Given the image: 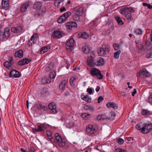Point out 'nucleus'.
I'll return each mask as SVG.
<instances>
[{
    "instance_id": "1",
    "label": "nucleus",
    "mask_w": 152,
    "mask_h": 152,
    "mask_svg": "<svg viewBox=\"0 0 152 152\" xmlns=\"http://www.w3.org/2000/svg\"><path fill=\"white\" fill-rule=\"evenodd\" d=\"M136 128L143 134H146L152 130V124H142L141 123L137 124Z\"/></svg>"
},
{
    "instance_id": "2",
    "label": "nucleus",
    "mask_w": 152,
    "mask_h": 152,
    "mask_svg": "<svg viewBox=\"0 0 152 152\" xmlns=\"http://www.w3.org/2000/svg\"><path fill=\"white\" fill-rule=\"evenodd\" d=\"M55 137L56 140V142L58 146L61 148H65L67 149L68 146L66 144L64 140L62 138L61 136L58 133H56Z\"/></svg>"
},
{
    "instance_id": "3",
    "label": "nucleus",
    "mask_w": 152,
    "mask_h": 152,
    "mask_svg": "<svg viewBox=\"0 0 152 152\" xmlns=\"http://www.w3.org/2000/svg\"><path fill=\"white\" fill-rule=\"evenodd\" d=\"M110 50V47L108 44H104L98 48V53L100 56H103L108 54Z\"/></svg>"
},
{
    "instance_id": "4",
    "label": "nucleus",
    "mask_w": 152,
    "mask_h": 152,
    "mask_svg": "<svg viewBox=\"0 0 152 152\" xmlns=\"http://www.w3.org/2000/svg\"><path fill=\"white\" fill-rule=\"evenodd\" d=\"M90 73L92 77L99 80H101L103 78V76L100 71L98 69L93 68L91 69L90 71Z\"/></svg>"
},
{
    "instance_id": "5",
    "label": "nucleus",
    "mask_w": 152,
    "mask_h": 152,
    "mask_svg": "<svg viewBox=\"0 0 152 152\" xmlns=\"http://www.w3.org/2000/svg\"><path fill=\"white\" fill-rule=\"evenodd\" d=\"M97 129L95 125H89L86 127L87 133L90 135L95 134Z\"/></svg>"
},
{
    "instance_id": "6",
    "label": "nucleus",
    "mask_w": 152,
    "mask_h": 152,
    "mask_svg": "<svg viewBox=\"0 0 152 152\" xmlns=\"http://www.w3.org/2000/svg\"><path fill=\"white\" fill-rule=\"evenodd\" d=\"M65 35V33L59 29L54 31L52 33V36L54 39H58Z\"/></svg>"
},
{
    "instance_id": "7",
    "label": "nucleus",
    "mask_w": 152,
    "mask_h": 152,
    "mask_svg": "<svg viewBox=\"0 0 152 152\" xmlns=\"http://www.w3.org/2000/svg\"><path fill=\"white\" fill-rule=\"evenodd\" d=\"M137 76L141 78H144L150 77L151 75L145 69H143L137 74Z\"/></svg>"
},
{
    "instance_id": "8",
    "label": "nucleus",
    "mask_w": 152,
    "mask_h": 152,
    "mask_svg": "<svg viewBox=\"0 0 152 152\" xmlns=\"http://www.w3.org/2000/svg\"><path fill=\"white\" fill-rule=\"evenodd\" d=\"M71 14L70 12H68L64 13L57 20L59 23H62L65 21L66 19Z\"/></svg>"
},
{
    "instance_id": "9",
    "label": "nucleus",
    "mask_w": 152,
    "mask_h": 152,
    "mask_svg": "<svg viewBox=\"0 0 152 152\" xmlns=\"http://www.w3.org/2000/svg\"><path fill=\"white\" fill-rule=\"evenodd\" d=\"M75 41L74 39L71 38L70 39L66 44V49L69 52L72 51L74 45Z\"/></svg>"
},
{
    "instance_id": "10",
    "label": "nucleus",
    "mask_w": 152,
    "mask_h": 152,
    "mask_svg": "<svg viewBox=\"0 0 152 152\" xmlns=\"http://www.w3.org/2000/svg\"><path fill=\"white\" fill-rule=\"evenodd\" d=\"M95 57V56L94 54L92 55H91L88 57L87 60V64L88 65L92 67L95 66V62L94 60Z\"/></svg>"
},
{
    "instance_id": "11",
    "label": "nucleus",
    "mask_w": 152,
    "mask_h": 152,
    "mask_svg": "<svg viewBox=\"0 0 152 152\" xmlns=\"http://www.w3.org/2000/svg\"><path fill=\"white\" fill-rule=\"evenodd\" d=\"M46 127L44 124H41L37 126V129L33 128L32 129V132L34 134H36L37 132H43L45 131Z\"/></svg>"
},
{
    "instance_id": "12",
    "label": "nucleus",
    "mask_w": 152,
    "mask_h": 152,
    "mask_svg": "<svg viewBox=\"0 0 152 152\" xmlns=\"http://www.w3.org/2000/svg\"><path fill=\"white\" fill-rule=\"evenodd\" d=\"M48 107L50 110H52V113L53 114H55L58 112L56 105L53 102L50 103L49 104Z\"/></svg>"
},
{
    "instance_id": "13",
    "label": "nucleus",
    "mask_w": 152,
    "mask_h": 152,
    "mask_svg": "<svg viewBox=\"0 0 152 152\" xmlns=\"http://www.w3.org/2000/svg\"><path fill=\"white\" fill-rule=\"evenodd\" d=\"M29 5L30 2L29 1H27L22 4L20 9V11L22 12H26Z\"/></svg>"
},
{
    "instance_id": "14",
    "label": "nucleus",
    "mask_w": 152,
    "mask_h": 152,
    "mask_svg": "<svg viewBox=\"0 0 152 152\" xmlns=\"http://www.w3.org/2000/svg\"><path fill=\"white\" fill-rule=\"evenodd\" d=\"M77 26V23L74 21H70L66 24V26L69 29H71L73 28H76Z\"/></svg>"
},
{
    "instance_id": "15",
    "label": "nucleus",
    "mask_w": 152,
    "mask_h": 152,
    "mask_svg": "<svg viewBox=\"0 0 152 152\" xmlns=\"http://www.w3.org/2000/svg\"><path fill=\"white\" fill-rule=\"evenodd\" d=\"M9 75L10 77H12L16 78L19 77L20 76L19 72L15 70L11 71Z\"/></svg>"
},
{
    "instance_id": "16",
    "label": "nucleus",
    "mask_w": 152,
    "mask_h": 152,
    "mask_svg": "<svg viewBox=\"0 0 152 152\" xmlns=\"http://www.w3.org/2000/svg\"><path fill=\"white\" fill-rule=\"evenodd\" d=\"M74 12L75 14H77L80 16L83 14V7L76 8L74 9Z\"/></svg>"
},
{
    "instance_id": "17",
    "label": "nucleus",
    "mask_w": 152,
    "mask_h": 152,
    "mask_svg": "<svg viewBox=\"0 0 152 152\" xmlns=\"http://www.w3.org/2000/svg\"><path fill=\"white\" fill-rule=\"evenodd\" d=\"M2 8L5 10H7L9 6L8 0H2Z\"/></svg>"
},
{
    "instance_id": "18",
    "label": "nucleus",
    "mask_w": 152,
    "mask_h": 152,
    "mask_svg": "<svg viewBox=\"0 0 152 152\" xmlns=\"http://www.w3.org/2000/svg\"><path fill=\"white\" fill-rule=\"evenodd\" d=\"M46 11L44 10L41 9L38 10L37 12L34 14V16L35 17L37 18L40 17L43 15L45 13Z\"/></svg>"
},
{
    "instance_id": "19",
    "label": "nucleus",
    "mask_w": 152,
    "mask_h": 152,
    "mask_svg": "<svg viewBox=\"0 0 152 152\" xmlns=\"http://www.w3.org/2000/svg\"><path fill=\"white\" fill-rule=\"evenodd\" d=\"M104 63V60L102 57L99 58L96 62H95V65L97 66H102L103 65Z\"/></svg>"
},
{
    "instance_id": "20",
    "label": "nucleus",
    "mask_w": 152,
    "mask_h": 152,
    "mask_svg": "<svg viewBox=\"0 0 152 152\" xmlns=\"http://www.w3.org/2000/svg\"><path fill=\"white\" fill-rule=\"evenodd\" d=\"M89 36V35L85 32L80 33L77 35L78 38H83L84 39H87L88 37Z\"/></svg>"
},
{
    "instance_id": "21",
    "label": "nucleus",
    "mask_w": 152,
    "mask_h": 152,
    "mask_svg": "<svg viewBox=\"0 0 152 152\" xmlns=\"http://www.w3.org/2000/svg\"><path fill=\"white\" fill-rule=\"evenodd\" d=\"M81 97L82 99L87 102H90L91 101V98L89 97L88 95H82Z\"/></svg>"
},
{
    "instance_id": "22",
    "label": "nucleus",
    "mask_w": 152,
    "mask_h": 152,
    "mask_svg": "<svg viewBox=\"0 0 152 152\" xmlns=\"http://www.w3.org/2000/svg\"><path fill=\"white\" fill-rule=\"evenodd\" d=\"M14 56L15 57L21 58L23 56V51L22 50H20L15 52Z\"/></svg>"
},
{
    "instance_id": "23",
    "label": "nucleus",
    "mask_w": 152,
    "mask_h": 152,
    "mask_svg": "<svg viewBox=\"0 0 152 152\" xmlns=\"http://www.w3.org/2000/svg\"><path fill=\"white\" fill-rule=\"evenodd\" d=\"M135 42L136 44V47L139 49L142 50L143 48V46L142 44L141 43V40H136L135 41Z\"/></svg>"
},
{
    "instance_id": "24",
    "label": "nucleus",
    "mask_w": 152,
    "mask_h": 152,
    "mask_svg": "<svg viewBox=\"0 0 152 152\" xmlns=\"http://www.w3.org/2000/svg\"><path fill=\"white\" fill-rule=\"evenodd\" d=\"M22 29V28L21 26H18L16 27H12L11 29V30L13 33H18L20 32Z\"/></svg>"
},
{
    "instance_id": "25",
    "label": "nucleus",
    "mask_w": 152,
    "mask_h": 152,
    "mask_svg": "<svg viewBox=\"0 0 152 152\" xmlns=\"http://www.w3.org/2000/svg\"><path fill=\"white\" fill-rule=\"evenodd\" d=\"M42 6V4L41 2L37 1L33 5V8L37 10H40L41 9Z\"/></svg>"
},
{
    "instance_id": "26",
    "label": "nucleus",
    "mask_w": 152,
    "mask_h": 152,
    "mask_svg": "<svg viewBox=\"0 0 152 152\" xmlns=\"http://www.w3.org/2000/svg\"><path fill=\"white\" fill-rule=\"evenodd\" d=\"M107 107L108 108L112 107L114 109H116L117 107V106L114 102H108L106 104Z\"/></svg>"
},
{
    "instance_id": "27",
    "label": "nucleus",
    "mask_w": 152,
    "mask_h": 152,
    "mask_svg": "<svg viewBox=\"0 0 152 152\" xmlns=\"http://www.w3.org/2000/svg\"><path fill=\"white\" fill-rule=\"evenodd\" d=\"M50 47L49 46H47L45 47H43L41 49L40 51V53L43 54L45 52L48 51L50 49Z\"/></svg>"
},
{
    "instance_id": "28",
    "label": "nucleus",
    "mask_w": 152,
    "mask_h": 152,
    "mask_svg": "<svg viewBox=\"0 0 152 152\" xmlns=\"http://www.w3.org/2000/svg\"><path fill=\"white\" fill-rule=\"evenodd\" d=\"M115 18L116 21H117L118 25H122L124 24V22L122 20L120 16H115Z\"/></svg>"
},
{
    "instance_id": "29",
    "label": "nucleus",
    "mask_w": 152,
    "mask_h": 152,
    "mask_svg": "<svg viewBox=\"0 0 152 152\" xmlns=\"http://www.w3.org/2000/svg\"><path fill=\"white\" fill-rule=\"evenodd\" d=\"M66 82L65 80H63L59 85V88L60 90L64 91L65 89Z\"/></svg>"
},
{
    "instance_id": "30",
    "label": "nucleus",
    "mask_w": 152,
    "mask_h": 152,
    "mask_svg": "<svg viewBox=\"0 0 152 152\" xmlns=\"http://www.w3.org/2000/svg\"><path fill=\"white\" fill-rule=\"evenodd\" d=\"M76 80V78L74 76L72 77L69 79L70 84L72 87H74L75 86V83Z\"/></svg>"
},
{
    "instance_id": "31",
    "label": "nucleus",
    "mask_w": 152,
    "mask_h": 152,
    "mask_svg": "<svg viewBox=\"0 0 152 152\" xmlns=\"http://www.w3.org/2000/svg\"><path fill=\"white\" fill-rule=\"evenodd\" d=\"M108 118L107 116L105 114L98 115L97 117V119L98 120H103L107 119Z\"/></svg>"
},
{
    "instance_id": "32",
    "label": "nucleus",
    "mask_w": 152,
    "mask_h": 152,
    "mask_svg": "<svg viewBox=\"0 0 152 152\" xmlns=\"http://www.w3.org/2000/svg\"><path fill=\"white\" fill-rule=\"evenodd\" d=\"M10 29L8 28L5 29L4 33H3V39L5 37L6 38H8L10 37L9 33Z\"/></svg>"
},
{
    "instance_id": "33",
    "label": "nucleus",
    "mask_w": 152,
    "mask_h": 152,
    "mask_svg": "<svg viewBox=\"0 0 152 152\" xmlns=\"http://www.w3.org/2000/svg\"><path fill=\"white\" fill-rule=\"evenodd\" d=\"M13 64L8 61H6L3 63L4 66L8 69H10Z\"/></svg>"
},
{
    "instance_id": "34",
    "label": "nucleus",
    "mask_w": 152,
    "mask_h": 152,
    "mask_svg": "<svg viewBox=\"0 0 152 152\" xmlns=\"http://www.w3.org/2000/svg\"><path fill=\"white\" fill-rule=\"evenodd\" d=\"M65 124L66 126L69 128H71L73 126L72 123L69 120H66V121Z\"/></svg>"
},
{
    "instance_id": "35",
    "label": "nucleus",
    "mask_w": 152,
    "mask_h": 152,
    "mask_svg": "<svg viewBox=\"0 0 152 152\" xmlns=\"http://www.w3.org/2000/svg\"><path fill=\"white\" fill-rule=\"evenodd\" d=\"M121 45L116 43H114L113 44V47L115 50H120Z\"/></svg>"
},
{
    "instance_id": "36",
    "label": "nucleus",
    "mask_w": 152,
    "mask_h": 152,
    "mask_svg": "<svg viewBox=\"0 0 152 152\" xmlns=\"http://www.w3.org/2000/svg\"><path fill=\"white\" fill-rule=\"evenodd\" d=\"M134 33L137 35H142V30L140 28L135 29L134 30Z\"/></svg>"
},
{
    "instance_id": "37",
    "label": "nucleus",
    "mask_w": 152,
    "mask_h": 152,
    "mask_svg": "<svg viewBox=\"0 0 152 152\" xmlns=\"http://www.w3.org/2000/svg\"><path fill=\"white\" fill-rule=\"evenodd\" d=\"M141 114L143 115H150L151 113L148 110L143 109L142 110Z\"/></svg>"
},
{
    "instance_id": "38",
    "label": "nucleus",
    "mask_w": 152,
    "mask_h": 152,
    "mask_svg": "<svg viewBox=\"0 0 152 152\" xmlns=\"http://www.w3.org/2000/svg\"><path fill=\"white\" fill-rule=\"evenodd\" d=\"M82 50L83 52L86 54H88L90 52V50L87 46H84L82 48Z\"/></svg>"
},
{
    "instance_id": "39",
    "label": "nucleus",
    "mask_w": 152,
    "mask_h": 152,
    "mask_svg": "<svg viewBox=\"0 0 152 152\" xmlns=\"http://www.w3.org/2000/svg\"><path fill=\"white\" fill-rule=\"evenodd\" d=\"M132 16V15L130 13L126 14L125 15V17L128 21H131L133 20Z\"/></svg>"
},
{
    "instance_id": "40",
    "label": "nucleus",
    "mask_w": 152,
    "mask_h": 152,
    "mask_svg": "<svg viewBox=\"0 0 152 152\" xmlns=\"http://www.w3.org/2000/svg\"><path fill=\"white\" fill-rule=\"evenodd\" d=\"M53 67L54 66L53 64L50 63L46 67L45 70L47 71H49L52 69Z\"/></svg>"
},
{
    "instance_id": "41",
    "label": "nucleus",
    "mask_w": 152,
    "mask_h": 152,
    "mask_svg": "<svg viewBox=\"0 0 152 152\" xmlns=\"http://www.w3.org/2000/svg\"><path fill=\"white\" fill-rule=\"evenodd\" d=\"M81 117L85 120L88 119L90 117V114L86 113H83L81 115Z\"/></svg>"
},
{
    "instance_id": "42",
    "label": "nucleus",
    "mask_w": 152,
    "mask_h": 152,
    "mask_svg": "<svg viewBox=\"0 0 152 152\" xmlns=\"http://www.w3.org/2000/svg\"><path fill=\"white\" fill-rule=\"evenodd\" d=\"M46 133L48 138L49 139L52 140L53 137L52 136L51 131L50 130H47L46 131Z\"/></svg>"
},
{
    "instance_id": "43",
    "label": "nucleus",
    "mask_w": 152,
    "mask_h": 152,
    "mask_svg": "<svg viewBox=\"0 0 152 152\" xmlns=\"http://www.w3.org/2000/svg\"><path fill=\"white\" fill-rule=\"evenodd\" d=\"M121 50H118L115 52L114 54V57L115 58L118 59L119 58L120 54L121 53Z\"/></svg>"
},
{
    "instance_id": "44",
    "label": "nucleus",
    "mask_w": 152,
    "mask_h": 152,
    "mask_svg": "<svg viewBox=\"0 0 152 152\" xmlns=\"http://www.w3.org/2000/svg\"><path fill=\"white\" fill-rule=\"evenodd\" d=\"M56 76V72L55 71H53L51 72L49 75V77L51 79H54Z\"/></svg>"
},
{
    "instance_id": "45",
    "label": "nucleus",
    "mask_w": 152,
    "mask_h": 152,
    "mask_svg": "<svg viewBox=\"0 0 152 152\" xmlns=\"http://www.w3.org/2000/svg\"><path fill=\"white\" fill-rule=\"evenodd\" d=\"M36 106L37 107L39 110H41L42 109H43L45 110H46V107L45 106H42L41 104H40L38 103L36 104Z\"/></svg>"
},
{
    "instance_id": "46",
    "label": "nucleus",
    "mask_w": 152,
    "mask_h": 152,
    "mask_svg": "<svg viewBox=\"0 0 152 152\" xmlns=\"http://www.w3.org/2000/svg\"><path fill=\"white\" fill-rule=\"evenodd\" d=\"M31 39H30L29 40H28V45L29 46V47H32L33 45L35 44V42L34 40H32L31 41Z\"/></svg>"
},
{
    "instance_id": "47",
    "label": "nucleus",
    "mask_w": 152,
    "mask_h": 152,
    "mask_svg": "<svg viewBox=\"0 0 152 152\" xmlns=\"http://www.w3.org/2000/svg\"><path fill=\"white\" fill-rule=\"evenodd\" d=\"M38 37V35L37 33H34V34L32 36H31V41L34 40L35 41V40L36 41V39Z\"/></svg>"
},
{
    "instance_id": "48",
    "label": "nucleus",
    "mask_w": 152,
    "mask_h": 152,
    "mask_svg": "<svg viewBox=\"0 0 152 152\" xmlns=\"http://www.w3.org/2000/svg\"><path fill=\"white\" fill-rule=\"evenodd\" d=\"M146 57L147 58H152V50L151 49L150 50V51L147 53Z\"/></svg>"
},
{
    "instance_id": "49",
    "label": "nucleus",
    "mask_w": 152,
    "mask_h": 152,
    "mask_svg": "<svg viewBox=\"0 0 152 152\" xmlns=\"http://www.w3.org/2000/svg\"><path fill=\"white\" fill-rule=\"evenodd\" d=\"M80 16L78 15L77 14H75L73 16V18L75 20L78 21L80 20Z\"/></svg>"
},
{
    "instance_id": "50",
    "label": "nucleus",
    "mask_w": 152,
    "mask_h": 152,
    "mask_svg": "<svg viewBox=\"0 0 152 152\" xmlns=\"http://www.w3.org/2000/svg\"><path fill=\"white\" fill-rule=\"evenodd\" d=\"M144 6L147 7L148 8L152 10V6L146 3H143L142 4Z\"/></svg>"
},
{
    "instance_id": "51",
    "label": "nucleus",
    "mask_w": 152,
    "mask_h": 152,
    "mask_svg": "<svg viewBox=\"0 0 152 152\" xmlns=\"http://www.w3.org/2000/svg\"><path fill=\"white\" fill-rule=\"evenodd\" d=\"M47 79L45 78H43L41 80V83L43 84H49L50 83L49 82H48L46 81Z\"/></svg>"
},
{
    "instance_id": "52",
    "label": "nucleus",
    "mask_w": 152,
    "mask_h": 152,
    "mask_svg": "<svg viewBox=\"0 0 152 152\" xmlns=\"http://www.w3.org/2000/svg\"><path fill=\"white\" fill-rule=\"evenodd\" d=\"M23 60H24V64H23L24 65L28 64L31 61V60H30L28 58H23Z\"/></svg>"
},
{
    "instance_id": "53",
    "label": "nucleus",
    "mask_w": 152,
    "mask_h": 152,
    "mask_svg": "<svg viewBox=\"0 0 152 152\" xmlns=\"http://www.w3.org/2000/svg\"><path fill=\"white\" fill-rule=\"evenodd\" d=\"M61 2V1H59L58 0H56L55 1L54 4L55 7H58L59 4Z\"/></svg>"
},
{
    "instance_id": "54",
    "label": "nucleus",
    "mask_w": 152,
    "mask_h": 152,
    "mask_svg": "<svg viewBox=\"0 0 152 152\" xmlns=\"http://www.w3.org/2000/svg\"><path fill=\"white\" fill-rule=\"evenodd\" d=\"M1 26L0 25V40L3 39V32L1 31Z\"/></svg>"
},
{
    "instance_id": "55",
    "label": "nucleus",
    "mask_w": 152,
    "mask_h": 152,
    "mask_svg": "<svg viewBox=\"0 0 152 152\" xmlns=\"http://www.w3.org/2000/svg\"><path fill=\"white\" fill-rule=\"evenodd\" d=\"M117 142L119 144H122L124 142V140L121 138L118 139L117 140Z\"/></svg>"
},
{
    "instance_id": "56",
    "label": "nucleus",
    "mask_w": 152,
    "mask_h": 152,
    "mask_svg": "<svg viewBox=\"0 0 152 152\" xmlns=\"http://www.w3.org/2000/svg\"><path fill=\"white\" fill-rule=\"evenodd\" d=\"M8 60L9 61L10 63H11L12 64H13L14 63L13 60V57L12 56H9L8 57Z\"/></svg>"
},
{
    "instance_id": "57",
    "label": "nucleus",
    "mask_w": 152,
    "mask_h": 152,
    "mask_svg": "<svg viewBox=\"0 0 152 152\" xmlns=\"http://www.w3.org/2000/svg\"><path fill=\"white\" fill-rule=\"evenodd\" d=\"M24 61V60H23V59H22L21 61H19L18 62V64L20 66H23V65H24V64H23Z\"/></svg>"
},
{
    "instance_id": "58",
    "label": "nucleus",
    "mask_w": 152,
    "mask_h": 152,
    "mask_svg": "<svg viewBox=\"0 0 152 152\" xmlns=\"http://www.w3.org/2000/svg\"><path fill=\"white\" fill-rule=\"evenodd\" d=\"M147 102L150 103H152V94L149 97Z\"/></svg>"
},
{
    "instance_id": "59",
    "label": "nucleus",
    "mask_w": 152,
    "mask_h": 152,
    "mask_svg": "<svg viewBox=\"0 0 152 152\" xmlns=\"http://www.w3.org/2000/svg\"><path fill=\"white\" fill-rule=\"evenodd\" d=\"M104 100V98L102 96H99L98 99V103H99L100 102Z\"/></svg>"
},
{
    "instance_id": "60",
    "label": "nucleus",
    "mask_w": 152,
    "mask_h": 152,
    "mask_svg": "<svg viewBox=\"0 0 152 152\" xmlns=\"http://www.w3.org/2000/svg\"><path fill=\"white\" fill-rule=\"evenodd\" d=\"M126 9H125L124 8L121 9L120 10V12L122 14L126 15L125 10Z\"/></svg>"
},
{
    "instance_id": "61",
    "label": "nucleus",
    "mask_w": 152,
    "mask_h": 152,
    "mask_svg": "<svg viewBox=\"0 0 152 152\" xmlns=\"http://www.w3.org/2000/svg\"><path fill=\"white\" fill-rule=\"evenodd\" d=\"M28 152H35L34 148L33 147H30Z\"/></svg>"
},
{
    "instance_id": "62",
    "label": "nucleus",
    "mask_w": 152,
    "mask_h": 152,
    "mask_svg": "<svg viewBox=\"0 0 152 152\" xmlns=\"http://www.w3.org/2000/svg\"><path fill=\"white\" fill-rule=\"evenodd\" d=\"M87 91L88 93L91 94H92L93 92V91L91 88H88L87 89Z\"/></svg>"
},
{
    "instance_id": "63",
    "label": "nucleus",
    "mask_w": 152,
    "mask_h": 152,
    "mask_svg": "<svg viewBox=\"0 0 152 152\" xmlns=\"http://www.w3.org/2000/svg\"><path fill=\"white\" fill-rule=\"evenodd\" d=\"M150 38H149L148 41L151 44H152V33H151L150 34Z\"/></svg>"
},
{
    "instance_id": "64",
    "label": "nucleus",
    "mask_w": 152,
    "mask_h": 152,
    "mask_svg": "<svg viewBox=\"0 0 152 152\" xmlns=\"http://www.w3.org/2000/svg\"><path fill=\"white\" fill-rule=\"evenodd\" d=\"M117 152H126V151L123 150L121 149L117 148L116 149Z\"/></svg>"
}]
</instances>
